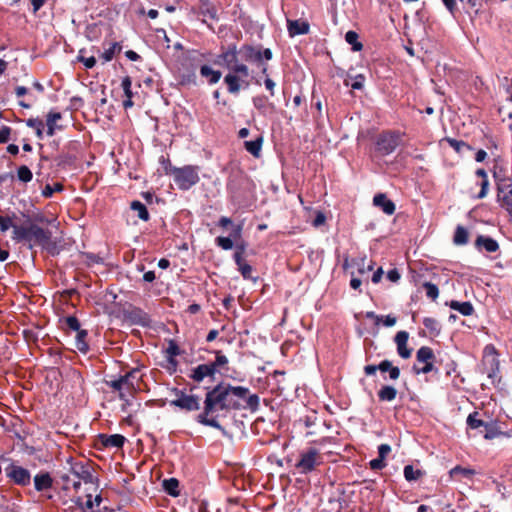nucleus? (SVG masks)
<instances>
[{
	"instance_id": "c756f323",
	"label": "nucleus",
	"mask_w": 512,
	"mask_h": 512,
	"mask_svg": "<svg viewBox=\"0 0 512 512\" xmlns=\"http://www.w3.org/2000/svg\"><path fill=\"white\" fill-rule=\"evenodd\" d=\"M263 144V138L259 136L255 140L245 141L244 147L245 149L254 157H259L261 148Z\"/></svg>"
},
{
	"instance_id": "603ef678",
	"label": "nucleus",
	"mask_w": 512,
	"mask_h": 512,
	"mask_svg": "<svg viewBox=\"0 0 512 512\" xmlns=\"http://www.w3.org/2000/svg\"><path fill=\"white\" fill-rule=\"evenodd\" d=\"M121 86H122V89L124 91V94H125L126 98H132L133 97L132 81H131V78L129 76H126V77H124L122 79Z\"/></svg>"
},
{
	"instance_id": "393cba45",
	"label": "nucleus",
	"mask_w": 512,
	"mask_h": 512,
	"mask_svg": "<svg viewBox=\"0 0 512 512\" xmlns=\"http://www.w3.org/2000/svg\"><path fill=\"white\" fill-rule=\"evenodd\" d=\"M498 198L501 206L512 216V188H499Z\"/></svg>"
},
{
	"instance_id": "69168bd1",
	"label": "nucleus",
	"mask_w": 512,
	"mask_h": 512,
	"mask_svg": "<svg viewBox=\"0 0 512 512\" xmlns=\"http://www.w3.org/2000/svg\"><path fill=\"white\" fill-rule=\"evenodd\" d=\"M265 88L270 92L271 96H274L275 82L270 78L266 77L264 80Z\"/></svg>"
},
{
	"instance_id": "774afa93",
	"label": "nucleus",
	"mask_w": 512,
	"mask_h": 512,
	"mask_svg": "<svg viewBox=\"0 0 512 512\" xmlns=\"http://www.w3.org/2000/svg\"><path fill=\"white\" fill-rule=\"evenodd\" d=\"M387 278L391 281V282H397L399 279H400V273L398 272L397 269H391L387 272Z\"/></svg>"
},
{
	"instance_id": "4d7b16f0",
	"label": "nucleus",
	"mask_w": 512,
	"mask_h": 512,
	"mask_svg": "<svg viewBox=\"0 0 512 512\" xmlns=\"http://www.w3.org/2000/svg\"><path fill=\"white\" fill-rule=\"evenodd\" d=\"M62 186L60 184H56L55 187H51L50 185H46L42 191V195L46 198L51 197L54 191H61Z\"/></svg>"
},
{
	"instance_id": "8fccbe9b",
	"label": "nucleus",
	"mask_w": 512,
	"mask_h": 512,
	"mask_svg": "<svg viewBox=\"0 0 512 512\" xmlns=\"http://www.w3.org/2000/svg\"><path fill=\"white\" fill-rule=\"evenodd\" d=\"M15 226H18V225L13 223L11 217L0 215V231L1 232H6L10 228H12L14 230Z\"/></svg>"
},
{
	"instance_id": "c03bdc74",
	"label": "nucleus",
	"mask_w": 512,
	"mask_h": 512,
	"mask_svg": "<svg viewBox=\"0 0 512 512\" xmlns=\"http://www.w3.org/2000/svg\"><path fill=\"white\" fill-rule=\"evenodd\" d=\"M28 127L33 128L36 131V135L39 139L43 138L44 124L38 118H30L26 121Z\"/></svg>"
},
{
	"instance_id": "aec40b11",
	"label": "nucleus",
	"mask_w": 512,
	"mask_h": 512,
	"mask_svg": "<svg viewBox=\"0 0 512 512\" xmlns=\"http://www.w3.org/2000/svg\"><path fill=\"white\" fill-rule=\"evenodd\" d=\"M287 30L291 37L304 35L309 32V24L305 21L288 20Z\"/></svg>"
},
{
	"instance_id": "473e14b6",
	"label": "nucleus",
	"mask_w": 512,
	"mask_h": 512,
	"mask_svg": "<svg viewBox=\"0 0 512 512\" xmlns=\"http://www.w3.org/2000/svg\"><path fill=\"white\" fill-rule=\"evenodd\" d=\"M61 327L64 330L79 331L81 328L80 322L75 316H67L60 319Z\"/></svg>"
},
{
	"instance_id": "338daca9",
	"label": "nucleus",
	"mask_w": 512,
	"mask_h": 512,
	"mask_svg": "<svg viewBox=\"0 0 512 512\" xmlns=\"http://www.w3.org/2000/svg\"><path fill=\"white\" fill-rule=\"evenodd\" d=\"M325 221H326V217H325L324 213L317 212L316 217L313 221V225L315 227H319V226L323 225L325 223Z\"/></svg>"
},
{
	"instance_id": "5701e85b",
	"label": "nucleus",
	"mask_w": 512,
	"mask_h": 512,
	"mask_svg": "<svg viewBox=\"0 0 512 512\" xmlns=\"http://www.w3.org/2000/svg\"><path fill=\"white\" fill-rule=\"evenodd\" d=\"M475 475V470L462 466H455L449 471L452 480L462 481L463 479H471Z\"/></svg>"
},
{
	"instance_id": "9d476101",
	"label": "nucleus",
	"mask_w": 512,
	"mask_h": 512,
	"mask_svg": "<svg viewBox=\"0 0 512 512\" xmlns=\"http://www.w3.org/2000/svg\"><path fill=\"white\" fill-rule=\"evenodd\" d=\"M377 370L381 372H388L391 380H397L400 376V369L393 366L389 360H383L378 365H366L364 367V373L367 376L374 375Z\"/></svg>"
},
{
	"instance_id": "3c124183",
	"label": "nucleus",
	"mask_w": 512,
	"mask_h": 512,
	"mask_svg": "<svg viewBox=\"0 0 512 512\" xmlns=\"http://www.w3.org/2000/svg\"><path fill=\"white\" fill-rule=\"evenodd\" d=\"M227 363V357L223 355L220 351H217L215 361L211 362L210 365L214 366L215 373H217L218 368L225 366Z\"/></svg>"
},
{
	"instance_id": "052dcab7",
	"label": "nucleus",
	"mask_w": 512,
	"mask_h": 512,
	"mask_svg": "<svg viewBox=\"0 0 512 512\" xmlns=\"http://www.w3.org/2000/svg\"><path fill=\"white\" fill-rule=\"evenodd\" d=\"M391 452L389 444H381L378 446V457L385 459Z\"/></svg>"
},
{
	"instance_id": "79ce46f5",
	"label": "nucleus",
	"mask_w": 512,
	"mask_h": 512,
	"mask_svg": "<svg viewBox=\"0 0 512 512\" xmlns=\"http://www.w3.org/2000/svg\"><path fill=\"white\" fill-rule=\"evenodd\" d=\"M403 473L405 479L409 482L416 481L423 475L421 470L415 469L412 465H406Z\"/></svg>"
},
{
	"instance_id": "a18cd8bd",
	"label": "nucleus",
	"mask_w": 512,
	"mask_h": 512,
	"mask_svg": "<svg viewBox=\"0 0 512 512\" xmlns=\"http://www.w3.org/2000/svg\"><path fill=\"white\" fill-rule=\"evenodd\" d=\"M17 178L23 183H28L33 178L32 171L28 166L22 165L17 169Z\"/></svg>"
},
{
	"instance_id": "412c9836",
	"label": "nucleus",
	"mask_w": 512,
	"mask_h": 512,
	"mask_svg": "<svg viewBox=\"0 0 512 512\" xmlns=\"http://www.w3.org/2000/svg\"><path fill=\"white\" fill-rule=\"evenodd\" d=\"M252 102L254 107L262 115H267L275 111V105L272 102H269L268 98L265 96H256L253 98Z\"/></svg>"
},
{
	"instance_id": "20e7f679",
	"label": "nucleus",
	"mask_w": 512,
	"mask_h": 512,
	"mask_svg": "<svg viewBox=\"0 0 512 512\" xmlns=\"http://www.w3.org/2000/svg\"><path fill=\"white\" fill-rule=\"evenodd\" d=\"M165 172L173 176L174 182L180 190H189L199 181V168L197 166L186 165L178 168L169 163L165 167Z\"/></svg>"
},
{
	"instance_id": "2eb2a0df",
	"label": "nucleus",
	"mask_w": 512,
	"mask_h": 512,
	"mask_svg": "<svg viewBox=\"0 0 512 512\" xmlns=\"http://www.w3.org/2000/svg\"><path fill=\"white\" fill-rule=\"evenodd\" d=\"M408 338L409 334L406 331L397 332L394 338L397 346V353L403 359H408L412 353V350L407 348Z\"/></svg>"
},
{
	"instance_id": "ea45409f",
	"label": "nucleus",
	"mask_w": 512,
	"mask_h": 512,
	"mask_svg": "<svg viewBox=\"0 0 512 512\" xmlns=\"http://www.w3.org/2000/svg\"><path fill=\"white\" fill-rule=\"evenodd\" d=\"M358 34L355 31H348L345 34V40L348 44L352 45V50L355 52L361 51L363 48V45L361 42L358 41Z\"/></svg>"
},
{
	"instance_id": "c9c22d12",
	"label": "nucleus",
	"mask_w": 512,
	"mask_h": 512,
	"mask_svg": "<svg viewBox=\"0 0 512 512\" xmlns=\"http://www.w3.org/2000/svg\"><path fill=\"white\" fill-rule=\"evenodd\" d=\"M131 209L137 212L138 217L143 221H148L150 218L147 207L140 201H133L131 203Z\"/></svg>"
},
{
	"instance_id": "7c9ffc66",
	"label": "nucleus",
	"mask_w": 512,
	"mask_h": 512,
	"mask_svg": "<svg viewBox=\"0 0 512 512\" xmlns=\"http://www.w3.org/2000/svg\"><path fill=\"white\" fill-rule=\"evenodd\" d=\"M396 396L397 390L390 385L382 386L381 389L378 391V398L380 401L391 402L395 400Z\"/></svg>"
},
{
	"instance_id": "6e6d98bb",
	"label": "nucleus",
	"mask_w": 512,
	"mask_h": 512,
	"mask_svg": "<svg viewBox=\"0 0 512 512\" xmlns=\"http://www.w3.org/2000/svg\"><path fill=\"white\" fill-rule=\"evenodd\" d=\"M369 466L372 470H381L386 466L385 459L377 457L370 461Z\"/></svg>"
},
{
	"instance_id": "f03ea898",
	"label": "nucleus",
	"mask_w": 512,
	"mask_h": 512,
	"mask_svg": "<svg viewBox=\"0 0 512 512\" xmlns=\"http://www.w3.org/2000/svg\"><path fill=\"white\" fill-rule=\"evenodd\" d=\"M51 238L52 232L49 229L42 228L35 223L15 226L12 235V240L16 243H29L30 249L37 245L50 250Z\"/></svg>"
},
{
	"instance_id": "f704fd0d",
	"label": "nucleus",
	"mask_w": 512,
	"mask_h": 512,
	"mask_svg": "<svg viewBox=\"0 0 512 512\" xmlns=\"http://www.w3.org/2000/svg\"><path fill=\"white\" fill-rule=\"evenodd\" d=\"M71 472L78 479L88 480L90 478V472L81 464V462H76L71 465Z\"/></svg>"
},
{
	"instance_id": "cd10ccee",
	"label": "nucleus",
	"mask_w": 512,
	"mask_h": 512,
	"mask_svg": "<svg viewBox=\"0 0 512 512\" xmlns=\"http://www.w3.org/2000/svg\"><path fill=\"white\" fill-rule=\"evenodd\" d=\"M87 337H88L87 330L80 329L79 331H77L76 338H75V346L83 354H86L89 350Z\"/></svg>"
},
{
	"instance_id": "72a5a7b5",
	"label": "nucleus",
	"mask_w": 512,
	"mask_h": 512,
	"mask_svg": "<svg viewBox=\"0 0 512 512\" xmlns=\"http://www.w3.org/2000/svg\"><path fill=\"white\" fill-rule=\"evenodd\" d=\"M416 359L421 363L432 362L434 359L433 350L430 347L422 346L416 353Z\"/></svg>"
},
{
	"instance_id": "f3484780",
	"label": "nucleus",
	"mask_w": 512,
	"mask_h": 512,
	"mask_svg": "<svg viewBox=\"0 0 512 512\" xmlns=\"http://www.w3.org/2000/svg\"><path fill=\"white\" fill-rule=\"evenodd\" d=\"M34 487L38 492L49 490L53 486V478L48 472H39L34 476Z\"/></svg>"
},
{
	"instance_id": "7ed1b4c3",
	"label": "nucleus",
	"mask_w": 512,
	"mask_h": 512,
	"mask_svg": "<svg viewBox=\"0 0 512 512\" xmlns=\"http://www.w3.org/2000/svg\"><path fill=\"white\" fill-rule=\"evenodd\" d=\"M228 73L224 77L227 91L232 95H238L241 89L250 86V69L245 63L226 66Z\"/></svg>"
},
{
	"instance_id": "09e8293b",
	"label": "nucleus",
	"mask_w": 512,
	"mask_h": 512,
	"mask_svg": "<svg viewBox=\"0 0 512 512\" xmlns=\"http://www.w3.org/2000/svg\"><path fill=\"white\" fill-rule=\"evenodd\" d=\"M166 357H177L181 354L180 348L176 341L169 340L168 346L166 348Z\"/></svg>"
},
{
	"instance_id": "9b49d317",
	"label": "nucleus",
	"mask_w": 512,
	"mask_h": 512,
	"mask_svg": "<svg viewBox=\"0 0 512 512\" xmlns=\"http://www.w3.org/2000/svg\"><path fill=\"white\" fill-rule=\"evenodd\" d=\"M232 232L229 237L219 236L215 239V243L223 250H230L233 248V240L241 237L242 225H232Z\"/></svg>"
},
{
	"instance_id": "0e129e2a",
	"label": "nucleus",
	"mask_w": 512,
	"mask_h": 512,
	"mask_svg": "<svg viewBox=\"0 0 512 512\" xmlns=\"http://www.w3.org/2000/svg\"><path fill=\"white\" fill-rule=\"evenodd\" d=\"M414 369H415L416 374H427L433 370V363L427 362V363H424V366L422 368H419V369L414 368Z\"/></svg>"
},
{
	"instance_id": "a19ab883",
	"label": "nucleus",
	"mask_w": 512,
	"mask_h": 512,
	"mask_svg": "<svg viewBox=\"0 0 512 512\" xmlns=\"http://www.w3.org/2000/svg\"><path fill=\"white\" fill-rule=\"evenodd\" d=\"M479 413L477 411H474L470 413L466 419V424L471 429H477L479 427H485L487 422H484L483 420L478 418Z\"/></svg>"
},
{
	"instance_id": "e433bc0d",
	"label": "nucleus",
	"mask_w": 512,
	"mask_h": 512,
	"mask_svg": "<svg viewBox=\"0 0 512 512\" xmlns=\"http://www.w3.org/2000/svg\"><path fill=\"white\" fill-rule=\"evenodd\" d=\"M423 325L430 332V334H432L434 336L439 335V333L441 331L440 323L434 318L425 317L423 319Z\"/></svg>"
},
{
	"instance_id": "1a4fd4ad",
	"label": "nucleus",
	"mask_w": 512,
	"mask_h": 512,
	"mask_svg": "<svg viewBox=\"0 0 512 512\" xmlns=\"http://www.w3.org/2000/svg\"><path fill=\"white\" fill-rule=\"evenodd\" d=\"M399 144V137L394 133L381 134L376 142L377 151L385 156L391 154Z\"/></svg>"
},
{
	"instance_id": "4be33fe9",
	"label": "nucleus",
	"mask_w": 512,
	"mask_h": 512,
	"mask_svg": "<svg viewBox=\"0 0 512 512\" xmlns=\"http://www.w3.org/2000/svg\"><path fill=\"white\" fill-rule=\"evenodd\" d=\"M124 381V388L128 393H131L133 390L138 387V382L140 380L139 370L132 369L127 372L125 375L121 376Z\"/></svg>"
},
{
	"instance_id": "49530a36",
	"label": "nucleus",
	"mask_w": 512,
	"mask_h": 512,
	"mask_svg": "<svg viewBox=\"0 0 512 512\" xmlns=\"http://www.w3.org/2000/svg\"><path fill=\"white\" fill-rule=\"evenodd\" d=\"M485 434H484V438L486 440H492L500 435H502V432L500 431L499 427L492 424V423H488L485 425Z\"/></svg>"
},
{
	"instance_id": "2f4dec72",
	"label": "nucleus",
	"mask_w": 512,
	"mask_h": 512,
	"mask_svg": "<svg viewBox=\"0 0 512 512\" xmlns=\"http://www.w3.org/2000/svg\"><path fill=\"white\" fill-rule=\"evenodd\" d=\"M469 233L466 228L461 225L456 227L453 242L455 245L462 246L468 243Z\"/></svg>"
},
{
	"instance_id": "a211bd4d",
	"label": "nucleus",
	"mask_w": 512,
	"mask_h": 512,
	"mask_svg": "<svg viewBox=\"0 0 512 512\" xmlns=\"http://www.w3.org/2000/svg\"><path fill=\"white\" fill-rule=\"evenodd\" d=\"M100 443L106 448H121L125 443V437L120 434L106 435L100 434L98 436Z\"/></svg>"
},
{
	"instance_id": "58836bf2",
	"label": "nucleus",
	"mask_w": 512,
	"mask_h": 512,
	"mask_svg": "<svg viewBox=\"0 0 512 512\" xmlns=\"http://www.w3.org/2000/svg\"><path fill=\"white\" fill-rule=\"evenodd\" d=\"M120 51L121 46L119 43H111L110 46L100 55V58L103 59L104 62H109L114 58L115 54Z\"/></svg>"
},
{
	"instance_id": "5fc2aeb1",
	"label": "nucleus",
	"mask_w": 512,
	"mask_h": 512,
	"mask_svg": "<svg viewBox=\"0 0 512 512\" xmlns=\"http://www.w3.org/2000/svg\"><path fill=\"white\" fill-rule=\"evenodd\" d=\"M479 185H480L481 189H480V192L477 195V199H483L484 197H486V195L488 193V188H489V180H488V178L482 179L480 181Z\"/></svg>"
},
{
	"instance_id": "e2e57ef3",
	"label": "nucleus",
	"mask_w": 512,
	"mask_h": 512,
	"mask_svg": "<svg viewBox=\"0 0 512 512\" xmlns=\"http://www.w3.org/2000/svg\"><path fill=\"white\" fill-rule=\"evenodd\" d=\"M442 2L451 15L454 16L457 10L456 0H442Z\"/></svg>"
},
{
	"instance_id": "423d86ee",
	"label": "nucleus",
	"mask_w": 512,
	"mask_h": 512,
	"mask_svg": "<svg viewBox=\"0 0 512 512\" xmlns=\"http://www.w3.org/2000/svg\"><path fill=\"white\" fill-rule=\"evenodd\" d=\"M321 463L320 453L315 448L301 452L300 459L295 467L301 474L312 472Z\"/></svg>"
},
{
	"instance_id": "4468645a",
	"label": "nucleus",
	"mask_w": 512,
	"mask_h": 512,
	"mask_svg": "<svg viewBox=\"0 0 512 512\" xmlns=\"http://www.w3.org/2000/svg\"><path fill=\"white\" fill-rule=\"evenodd\" d=\"M244 246H237V251L234 253V261L238 266V270L245 279H252V266L249 265L242 257Z\"/></svg>"
},
{
	"instance_id": "b1692460",
	"label": "nucleus",
	"mask_w": 512,
	"mask_h": 512,
	"mask_svg": "<svg viewBox=\"0 0 512 512\" xmlns=\"http://www.w3.org/2000/svg\"><path fill=\"white\" fill-rule=\"evenodd\" d=\"M200 75L207 79L210 85L216 84L222 76L219 70H214L208 65H202L200 68Z\"/></svg>"
},
{
	"instance_id": "39448f33",
	"label": "nucleus",
	"mask_w": 512,
	"mask_h": 512,
	"mask_svg": "<svg viewBox=\"0 0 512 512\" xmlns=\"http://www.w3.org/2000/svg\"><path fill=\"white\" fill-rule=\"evenodd\" d=\"M239 53L245 62L261 65L262 61H270L273 53L270 48L261 49L250 44H244L239 48Z\"/></svg>"
},
{
	"instance_id": "f257e3e1",
	"label": "nucleus",
	"mask_w": 512,
	"mask_h": 512,
	"mask_svg": "<svg viewBox=\"0 0 512 512\" xmlns=\"http://www.w3.org/2000/svg\"><path fill=\"white\" fill-rule=\"evenodd\" d=\"M246 406L255 410L259 405V397L256 394H249V389L243 386H232L220 383L205 395L203 412L197 416V422L224 431V428L215 417H209L217 411L239 410Z\"/></svg>"
},
{
	"instance_id": "37998d69",
	"label": "nucleus",
	"mask_w": 512,
	"mask_h": 512,
	"mask_svg": "<svg viewBox=\"0 0 512 512\" xmlns=\"http://www.w3.org/2000/svg\"><path fill=\"white\" fill-rule=\"evenodd\" d=\"M124 381L125 380H122V377L120 376L118 379H115V380H111L110 382H108V385L115 391H118L119 392V398L121 400H125L127 401V398H126V393L124 392L125 388H124Z\"/></svg>"
},
{
	"instance_id": "680f3d73",
	"label": "nucleus",
	"mask_w": 512,
	"mask_h": 512,
	"mask_svg": "<svg viewBox=\"0 0 512 512\" xmlns=\"http://www.w3.org/2000/svg\"><path fill=\"white\" fill-rule=\"evenodd\" d=\"M10 133H11V128L8 126H3L0 129V143L8 142Z\"/></svg>"
},
{
	"instance_id": "de8ad7c7",
	"label": "nucleus",
	"mask_w": 512,
	"mask_h": 512,
	"mask_svg": "<svg viewBox=\"0 0 512 512\" xmlns=\"http://www.w3.org/2000/svg\"><path fill=\"white\" fill-rule=\"evenodd\" d=\"M423 287L425 289V292H426V296L432 300H435L438 298V295H439V289L437 287V285L431 283V282H425L423 284Z\"/></svg>"
},
{
	"instance_id": "13d9d810",
	"label": "nucleus",
	"mask_w": 512,
	"mask_h": 512,
	"mask_svg": "<svg viewBox=\"0 0 512 512\" xmlns=\"http://www.w3.org/2000/svg\"><path fill=\"white\" fill-rule=\"evenodd\" d=\"M79 61L82 62L83 65L88 69L93 68L96 64V59L93 56H91V57L79 56Z\"/></svg>"
},
{
	"instance_id": "6e6552de",
	"label": "nucleus",
	"mask_w": 512,
	"mask_h": 512,
	"mask_svg": "<svg viewBox=\"0 0 512 512\" xmlns=\"http://www.w3.org/2000/svg\"><path fill=\"white\" fill-rule=\"evenodd\" d=\"M170 405L190 412L200 408V401L197 395H187L183 391H177V398L170 401Z\"/></svg>"
},
{
	"instance_id": "c85d7f7f",
	"label": "nucleus",
	"mask_w": 512,
	"mask_h": 512,
	"mask_svg": "<svg viewBox=\"0 0 512 512\" xmlns=\"http://www.w3.org/2000/svg\"><path fill=\"white\" fill-rule=\"evenodd\" d=\"M62 118L60 112L50 111L47 115L46 124H47V135L53 136L55 134L56 129L58 128L56 123L58 120Z\"/></svg>"
},
{
	"instance_id": "f8f14e48",
	"label": "nucleus",
	"mask_w": 512,
	"mask_h": 512,
	"mask_svg": "<svg viewBox=\"0 0 512 512\" xmlns=\"http://www.w3.org/2000/svg\"><path fill=\"white\" fill-rule=\"evenodd\" d=\"M238 54L240 53L237 45L231 44L218 55V63H223L225 66L241 63L238 59Z\"/></svg>"
},
{
	"instance_id": "6ab92c4d",
	"label": "nucleus",
	"mask_w": 512,
	"mask_h": 512,
	"mask_svg": "<svg viewBox=\"0 0 512 512\" xmlns=\"http://www.w3.org/2000/svg\"><path fill=\"white\" fill-rule=\"evenodd\" d=\"M373 204L381 208L387 215H392L395 212V204L383 193H379L374 196Z\"/></svg>"
},
{
	"instance_id": "bb28decb",
	"label": "nucleus",
	"mask_w": 512,
	"mask_h": 512,
	"mask_svg": "<svg viewBox=\"0 0 512 512\" xmlns=\"http://www.w3.org/2000/svg\"><path fill=\"white\" fill-rule=\"evenodd\" d=\"M199 11L204 17L217 19V9L209 0H200Z\"/></svg>"
},
{
	"instance_id": "dca6fc26",
	"label": "nucleus",
	"mask_w": 512,
	"mask_h": 512,
	"mask_svg": "<svg viewBox=\"0 0 512 512\" xmlns=\"http://www.w3.org/2000/svg\"><path fill=\"white\" fill-rule=\"evenodd\" d=\"M475 247L479 251H485L488 253H494L499 250L498 242L495 239L485 235H479L476 238Z\"/></svg>"
},
{
	"instance_id": "bf43d9fd",
	"label": "nucleus",
	"mask_w": 512,
	"mask_h": 512,
	"mask_svg": "<svg viewBox=\"0 0 512 512\" xmlns=\"http://www.w3.org/2000/svg\"><path fill=\"white\" fill-rule=\"evenodd\" d=\"M364 76L363 75H357L354 79V81L351 83V88L354 90H360L363 88L364 85Z\"/></svg>"
},
{
	"instance_id": "ddd939ff",
	"label": "nucleus",
	"mask_w": 512,
	"mask_h": 512,
	"mask_svg": "<svg viewBox=\"0 0 512 512\" xmlns=\"http://www.w3.org/2000/svg\"><path fill=\"white\" fill-rule=\"evenodd\" d=\"M214 366L207 364H200L191 370L189 377L195 382H201L206 377L213 378L215 376Z\"/></svg>"
},
{
	"instance_id": "864d4df0",
	"label": "nucleus",
	"mask_w": 512,
	"mask_h": 512,
	"mask_svg": "<svg viewBox=\"0 0 512 512\" xmlns=\"http://www.w3.org/2000/svg\"><path fill=\"white\" fill-rule=\"evenodd\" d=\"M449 145L457 152H461L462 148L471 149V147L463 141L456 139H448Z\"/></svg>"
},
{
	"instance_id": "0eeeda50",
	"label": "nucleus",
	"mask_w": 512,
	"mask_h": 512,
	"mask_svg": "<svg viewBox=\"0 0 512 512\" xmlns=\"http://www.w3.org/2000/svg\"><path fill=\"white\" fill-rule=\"evenodd\" d=\"M6 476L19 486H27L31 482V474L29 470L15 463H10L5 468Z\"/></svg>"
},
{
	"instance_id": "4c0bfd02",
	"label": "nucleus",
	"mask_w": 512,
	"mask_h": 512,
	"mask_svg": "<svg viewBox=\"0 0 512 512\" xmlns=\"http://www.w3.org/2000/svg\"><path fill=\"white\" fill-rule=\"evenodd\" d=\"M165 491L171 496L179 495V481L176 478H170L163 481Z\"/></svg>"
},
{
	"instance_id": "a878e982",
	"label": "nucleus",
	"mask_w": 512,
	"mask_h": 512,
	"mask_svg": "<svg viewBox=\"0 0 512 512\" xmlns=\"http://www.w3.org/2000/svg\"><path fill=\"white\" fill-rule=\"evenodd\" d=\"M449 306L452 310H455L464 316H470L474 312V307L469 301L459 302L453 300L449 303Z\"/></svg>"
}]
</instances>
